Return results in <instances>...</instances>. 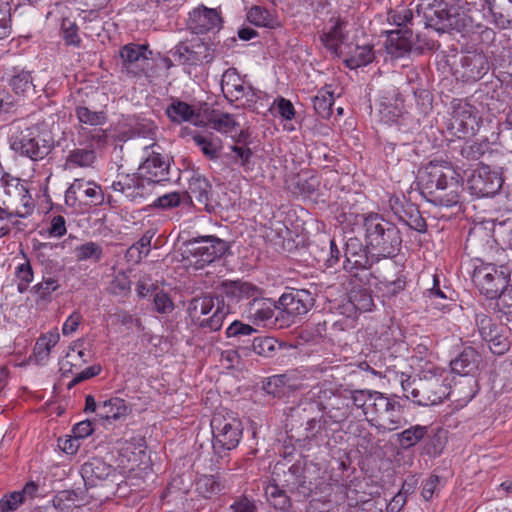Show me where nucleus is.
Segmentation results:
<instances>
[{"label":"nucleus","mask_w":512,"mask_h":512,"mask_svg":"<svg viewBox=\"0 0 512 512\" xmlns=\"http://www.w3.org/2000/svg\"><path fill=\"white\" fill-rule=\"evenodd\" d=\"M417 185L421 195L436 206L453 207L459 203L458 174L446 162H430L419 169Z\"/></svg>","instance_id":"1"},{"label":"nucleus","mask_w":512,"mask_h":512,"mask_svg":"<svg viewBox=\"0 0 512 512\" xmlns=\"http://www.w3.org/2000/svg\"><path fill=\"white\" fill-rule=\"evenodd\" d=\"M366 247L381 257H393L400 251L402 236L399 228L378 213H370L363 219Z\"/></svg>","instance_id":"2"},{"label":"nucleus","mask_w":512,"mask_h":512,"mask_svg":"<svg viewBox=\"0 0 512 512\" xmlns=\"http://www.w3.org/2000/svg\"><path fill=\"white\" fill-rule=\"evenodd\" d=\"M187 313L192 322L200 328L218 331L230 313V305L225 304L219 294L203 293L188 302Z\"/></svg>","instance_id":"3"},{"label":"nucleus","mask_w":512,"mask_h":512,"mask_svg":"<svg viewBox=\"0 0 512 512\" xmlns=\"http://www.w3.org/2000/svg\"><path fill=\"white\" fill-rule=\"evenodd\" d=\"M401 386L405 397L420 406L439 404L448 396L441 374L431 370L403 380Z\"/></svg>","instance_id":"4"},{"label":"nucleus","mask_w":512,"mask_h":512,"mask_svg":"<svg viewBox=\"0 0 512 512\" xmlns=\"http://www.w3.org/2000/svg\"><path fill=\"white\" fill-rule=\"evenodd\" d=\"M183 246L186 260L195 269H203L226 255L230 249L227 241L214 235L190 238L183 243Z\"/></svg>","instance_id":"5"},{"label":"nucleus","mask_w":512,"mask_h":512,"mask_svg":"<svg viewBox=\"0 0 512 512\" xmlns=\"http://www.w3.org/2000/svg\"><path fill=\"white\" fill-rule=\"evenodd\" d=\"M511 272L509 263L498 265L480 260V264L474 267L472 280L480 293L492 300L507 288Z\"/></svg>","instance_id":"6"},{"label":"nucleus","mask_w":512,"mask_h":512,"mask_svg":"<svg viewBox=\"0 0 512 512\" xmlns=\"http://www.w3.org/2000/svg\"><path fill=\"white\" fill-rule=\"evenodd\" d=\"M0 201L3 206L13 210L18 218L31 215L35 207L26 183L8 173L0 175Z\"/></svg>","instance_id":"7"},{"label":"nucleus","mask_w":512,"mask_h":512,"mask_svg":"<svg viewBox=\"0 0 512 512\" xmlns=\"http://www.w3.org/2000/svg\"><path fill=\"white\" fill-rule=\"evenodd\" d=\"M10 148L32 161L44 159L53 148V141L40 135L36 126L25 127L10 137Z\"/></svg>","instance_id":"8"},{"label":"nucleus","mask_w":512,"mask_h":512,"mask_svg":"<svg viewBox=\"0 0 512 512\" xmlns=\"http://www.w3.org/2000/svg\"><path fill=\"white\" fill-rule=\"evenodd\" d=\"M455 11H458L457 5L445 0H420L416 7V14L423 18L425 27L437 32H451Z\"/></svg>","instance_id":"9"},{"label":"nucleus","mask_w":512,"mask_h":512,"mask_svg":"<svg viewBox=\"0 0 512 512\" xmlns=\"http://www.w3.org/2000/svg\"><path fill=\"white\" fill-rule=\"evenodd\" d=\"M369 405L372 407L370 415L379 421L378 424H375L377 429L393 431L407 423L401 404L394 398L377 391L374 392L373 402ZM373 420L374 418L370 421Z\"/></svg>","instance_id":"10"},{"label":"nucleus","mask_w":512,"mask_h":512,"mask_svg":"<svg viewBox=\"0 0 512 512\" xmlns=\"http://www.w3.org/2000/svg\"><path fill=\"white\" fill-rule=\"evenodd\" d=\"M212 446L215 453L235 449L242 438L241 422L232 417L216 413L211 419Z\"/></svg>","instance_id":"11"},{"label":"nucleus","mask_w":512,"mask_h":512,"mask_svg":"<svg viewBox=\"0 0 512 512\" xmlns=\"http://www.w3.org/2000/svg\"><path fill=\"white\" fill-rule=\"evenodd\" d=\"M169 54L180 65L196 66L211 63L214 59L212 45L198 37L179 42Z\"/></svg>","instance_id":"12"},{"label":"nucleus","mask_w":512,"mask_h":512,"mask_svg":"<svg viewBox=\"0 0 512 512\" xmlns=\"http://www.w3.org/2000/svg\"><path fill=\"white\" fill-rule=\"evenodd\" d=\"M152 51L147 44L128 43L119 50L121 72L131 77L147 76Z\"/></svg>","instance_id":"13"},{"label":"nucleus","mask_w":512,"mask_h":512,"mask_svg":"<svg viewBox=\"0 0 512 512\" xmlns=\"http://www.w3.org/2000/svg\"><path fill=\"white\" fill-rule=\"evenodd\" d=\"M160 149L155 142L144 147L146 157L138 168V175L146 179L148 185L169 181V160Z\"/></svg>","instance_id":"14"},{"label":"nucleus","mask_w":512,"mask_h":512,"mask_svg":"<svg viewBox=\"0 0 512 512\" xmlns=\"http://www.w3.org/2000/svg\"><path fill=\"white\" fill-rule=\"evenodd\" d=\"M486 13L476 17V29L487 28V24H493L498 29L512 27V0H485ZM485 32L492 33L486 29Z\"/></svg>","instance_id":"15"},{"label":"nucleus","mask_w":512,"mask_h":512,"mask_svg":"<svg viewBox=\"0 0 512 512\" xmlns=\"http://www.w3.org/2000/svg\"><path fill=\"white\" fill-rule=\"evenodd\" d=\"M503 180L487 165L474 169L467 178V188L477 197L494 196L502 187Z\"/></svg>","instance_id":"16"},{"label":"nucleus","mask_w":512,"mask_h":512,"mask_svg":"<svg viewBox=\"0 0 512 512\" xmlns=\"http://www.w3.org/2000/svg\"><path fill=\"white\" fill-rule=\"evenodd\" d=\"M65 201L72 206L77 201L87 206H101L105 202V195L95 182L75 179L65 193Z\"/></svg>","instance_id":"17"},{"label":"nucleus","mask_w":512,"mask_h":512,"mask_svg":"<svg viewBox=\"0 0 512 512\" xmlns=\"http://www.w3.org/2000/svg\"><path fill=\"white\" fill-rule=\"evenodd\" d=\"M285 312L295 322V318L306 315L315 304L314 294L307 289L291 288L281 295L278 301Z\"/></svg>","instance_id":"18"},{"label":"nucleus","mask_w":512,"mask_h":512,"mask_svg":"<svg viewBox=\"0 0 512 512\" xmlns=\"http://www.w3.org/2000/svg\"><path fill=\"white\" fill-rule=\"evenodd\" d=\"M477 126V116L473 107L466 102L453 104L451 118L448 121L447 128L458 138H465L474 134Z\"/></svg>","instance_id":"19"},{"label":"nucleus","mask_w":512,"mask_h":512,"mask_svg":"<svg viewBox=\"0 0 512 512\" xmlns=\"http://www.w3.org/2000/svg\"><path fill=\"white\" fill-rule=\"evenodd\" d=\"M389 203L393 213L405 225L419 233L427 231L426 221L415 204L397 197L391 198Z\"/></svg>","instance_id":"20"},{"label":"nucleus","mask_w":512,"mask_h":512,"mask_svg":"<svg viewBox=\"0 0 512 512\" xmlns=\"http://www.w3.org/2000/svg\"><path fill=\"white\" fill-rule=\"evenodd\" d=\"M489 70L487 57L482 52H468L460 58L456 72L465 82L480 80Z\"/></svg>","instance_id":"21"},{"label":"nucleus","mask_w":512,"mask_h":512,"mask_svg":"<svg viewBox=\"0 0 512 512\" xmlns=\"http://www.w3.org/2000/svg\"><path fill=\"white\" fill-rule=\"evenodd\" d=\"M81 475L86 487H95L104 481H114L116 469L101 458H91L81 467Z\"/></svg>","instance_id":"22"},{"label":"nucleus","mask_w":512,"mask_h":512,"mask_svg":"<svg viewBox=\"0 0 512 512\" xmlns=\"http://www.w3.org/2000/svg\"><path fill=\"white\" fill-rule=\"evenodd\" d=\"M222 18L216 9L198 7L189 13L188 27L194 34L220 29Z\"/></svg>","instance_id":"23"},{"label":"nucleus","mask_w":512,"mask_h":512,"mask_svg":"<svg viewBox=\"0 0 512 512\" xmlns=\"http://www.w3.org/2000/svg\"><path fill=\"white\" fill-rule=\"evenodd\" d=\"M145 182H147L146 179H143L140 175H125L114 181L111 188L115 192L124 194L129 201L141 204L148 195Z\"/></svg>","instance_id":"24"},{"label":"nucleus","mask_w":512,"mask_h":512,"mask_svg":"<svg viewBox=\"0 0 512 512\" xmlns=\"http://www.w3.org/2000/svg\"><path fill=\"white\" fill-rule=\"evenodd\" d=\"M275 307V304L270 299L262 298L258 295L249 301L244 313L247 319L254 325L267 326L273 324Z\"/></svg>","instance_id":"25"},{"label":"nucleus","mask_w":512,"mask_h":512,"mask_svg":"<svg viewBox=\"0 0 512 512\" xmlns=\"http://www.w3.org/2000/svg\"><path fill=\"white\" fill-rule=\"evenodd\" d=\"M412 30L398 28L387 32L386 49L395 58H401L413 52Z\"/></svg>","instance_id":"26"},{"label":"nucleus","mask_w":512,"mask_h":512,"mask_svg":"<svg viewBox=\"0 0 512 512\" xmlns=\"http://www.w3.org/2000/svg\"><path fill=\"white\" fill-rule=\"evenodd\" d=\"M221 89L227 98L239 100L244 96L254 95L251 86L245 87L236 68H228L222 75Z\"/></svg>","instance_id":"27"},{"label":"nucleus","mask_w":512,"mask_h":512,"mask_svg":"<svg viewBox=\"0 0 512 512\" xmlns=\"http://www.w3.org/2000/svg\"><path fill=\"white\" fill-rule=\"evenodd\" d=\"M221 296L228 298L232 302H239L244 299L252 300L253 297L260 295V289L248 282L242 281H225L220 287Z\"/></svg>","instance_id":"28"},{"label":"nucleus","mask_w":512,"mask_h":512,"mask_svg":"<svg viewBox=\"0 0 512 512\" xmlns=\"http://www.w3.org/2000/svg\"><path fill=\"white\" fill-rule=\"evenodd\" d=\"M282 343L271 336H254L251 345H240V354L249 356L251 352L255 354L272 358L282 348Z\"/></svg>","instance_id":"29"},{"label":"nucleus","mask_w":512,"mask_h":512,"mask_svg":"<svg viewBox=\"0 0 512 512\" xmlns=\"http://www.w3.org/2000/svg\"><path fill=\"white\" fill-rule=\"evenodd\" d=\"M480 355L473 347H465L454 359L450 366L454 373L462 376L473 374L478 369Z\"/></svg>","instance_id":"30"},{"label":"nucleus","mask_w":512,"mask_h":512,"mask_svg":"<svg viewBox=\"0 0 512 512\" xmlns=\"http://www.w3.org/2000/svg\"><path fill=\"white\" fill-rule=\"evenodd\" d=\"M457 8L458 11H455V16L453 17L451 32H473L477 27L476 17L481 16V11L476 7L465 9L460 5H457Z\"/></svg>","instance_id":"31"},{"label":"nucleus","mask_w":512,"mask_h":512,"mask_svg":"<svg viewBox=\"0 0 512 512\" xmlns=\"http://www.w3.org/2000/svg\"><path fill=\"white\" fill-rule=\"evenodd\" d=\"M284 486L292 494L299 498H307L313 492L312 482L306 481L305 477L299 474L298 467H291L285 474Z\"/></svg>","instance_id":"32"},{"label":"nucleus","mask_w":512,"mask_h":512,"mask_svg":"<svg viewBox=\"0 0 512 512\" xmlns=\"http://www.w3.org/2000/svg\"><path fill=\"white\" fill-rule=\"evenodd\" d=\"M212 192L209 181L201 174H193L189 179L187 194L191 201L195 199L199 204L207 207Z\"/></svg>","instance_id":"33"},{"label":"nucleus","mask_w":512,"mask_h":512,"mask_svg":"<svg viewBox=\"0 0 512 512\" xmlns=\"http://www.w3.org/2000/svg\"><path fill=\"white\" fill-rule=\"evenodd\" d=\"M367 250H363V252L355 253L353 256H347L345 257V261L343 263V268L349 272L352 273L354 277H358L359 274L356 271L363 272V278H360L361 281H364L365 283H369V278L372 276L371 273L368 272V270L372 266V259L368 256Z\"/></svg>","instance_id":"34"},{"label":"nucleus","mask_w":512,"mask_h":512,"mask_svg":"<svg viewBox=\"0 0 512 512\" xmlns=\"http://www.w3.org/2000/svg\"><path fill=\"white\" fill-rule=\"evenodd\" d=\"M96 151L91 144L84 147H75L70 150L65 159L66 166L87 168L92 167L96 161Z\"/></svg>","instance_id":"35"},{"label":"nucleus","mask_w":512,"mask_h":512,"mask_svg":"<svg viewBox=\"0 0 512 512\" xmlns=\"http://www.w3.org/2000/svg\"><path fill=\"white\" fill-rule=\"evenodd\" d=\"M166 115L172 122L180 124L192 121L195 117L199 116V113L188 103L173 100L166 108Z\"/></svg>","instance_id":"36"},{"label":"nucleus","mask_w":512,"mask_h":512,"mask_svg":"<svg viewBox=\"0 0 512 512\" xmlns=\"http://www.w3.org/2000/svg\"><path fill=\"white\" fill-rule=\"evenodd\" d=\"M346 27V22L338 19L333 27L328 31L320 35L322 44L333 54H338L340 45L345 39L343 29Z\"/></svg>","instance_id":"37"},{"label":"nucleus","mask_w":512,"mask_h":512,"mask_svg":"<svg viewBox=\"0 0 512 512\" xmlns=\"http://www.w3.org/2000/svg\"><path fill=\"white\" fill-rule=\"evenodd\" d=\"M267 501L276 509L282 512H289L292 507L287 491L280 488L276 483H269L265 488Z\"/></svg>","instance_id":"38"},{"label":"nucleus","mask_w":512,"mask_h":512,"mask_svg":"<svg viewBox=\"0 0 512 512\" xmlns=\"http://www.w3.org/2000/svg\"><path fill=\"white\" fill-rule=\"evenodd\" d=\"M128 407L125 401L121 398H111L98 405L97 415L106 420H117L122 416L127 415Z\"/></svg>","instance_id":"39"},{"label":"nucleus","mask_w":512,"mask_h":512,"mask_svg":"<svg viewBox=\"0 0 512 512\" xmlns=\"http://www.w3.org/2000/svg\"><path fill=\"white\" fill-rule=\"evenodd\" d=\"M224 488V484L214 475H203L195 483L196 492L205 499H210L221 493Z\"/></svg>","instance_id":"40"},{"label":"nucleus","mask_w":512,"mask_h":512,"mask_svg":"<svg viewBox=\"0 0 512 512\" xmlns=\"http://www.w3.org/2000/svg\"><path fill=\"white\" fill-rule=\"evenodd\" d=\"M59 333L55 330L40 336L34 346V356L38 364H43L49 357L51 349L59 341Z\"/></svg>","instance_id":"41"},{"label":"nucleus","mask_w":512,"mask_h":512,"mask_svg":"<svg viewBox=\"0 0 512 512\" xmlns=\"http://www.w3.org/2000/svg\"><path fill=\"white\" fill-rule=\"evenodd\" d=\"M427 426L414 425L397 434V441L404 450L410 449L425 438Z\"/></svg>","instance_id":"42"},{"label":"nucleus","mask_w":512,"mask_h":512,"mask_svg":"<svg viewBox=\"0 0 512 512\" xmlns=\"http://www.w3.org/2000/svg\"><path fill=\"white\" fill-rule=\"evenodd\" d=\"M74 254L77 261H90L92 263H98L104 255L102 245L93 241L76 246Z\"/></svg>","instance_id":"43"},{"label":"nucleus","mask_w":512,"mask_h":512,"mask_svg":"<svg viewBox=\"0 0 512 512\" xmlns=\"http://www.w3.org/2000/svg\"><path fill=\"white\" fill-rule=\"evenodd\" d=\"M475 323L483 341L496 333L507 330L503 324L495 322L485 313H477L475 315Z\"/></svg>","instance_id":"44"},{"label":"nucleus","mask_w":512,"mask_h":512,"mask_svg":"<svg viewBox=\"0 0 512 512\" xmlns=\"http://www.w3.org/2000/svg\"><path fill=\"white\" fill-rule=\"evenodd\" d=\"M231 152L226 153L225 157L231 164H236L242 167L244 171L252 169L251 159L253 157V151L248 146L232 145L230 147Z\"/></svg>","instance_id":"45"},{"label":"nucleus","mask_w":512,"mask_h":512,"mask_svg":"<svg viewBox=\"0 0 512 512\" xmlns=\"http://www.w3.org/2000/svg\"><path fill=\"white\" fill-rule=\"evenodd\" d=\"M75 115L81 125L103 126L107 122L105 111H93L84 105L75 108Z\"/></svg>","instance_id":"46"},{"label":"nucleus","mask_w":512,"mask_h":512,"mask_svg":"<svg viewBox=\"0 0 512 512\" xmlns=\"http://www.w3.org/2000/svg\"><path fill=\"white\" fill-rule=\"evenodd\" d=\"M247 18L252 24L256 26L267 27L271 29L280 27V21L274 17L267 9L260 6L252 7L247 14Z\"/></svg>","instance_id":"47"},{"label":"nucleus","mask_w":512,"mask_h":512,"mask_svg":"<svg viewBox=\"0 0 512 512\" xmlns=\"http://www.w3.org/2000/svg\"><path fill=\"white\" fill-rule=\"evenodd\" d=\"M65 8L69 13L65 14L62 12L61 32L63 39L67 45L79 46L81 43V38L78 34V25L76 24L75 20L71 18V12L69 9L67 7Z\"/></svg>","instance_id":"48"},{"label":"nucleus","mask_w":512,"mask_h":512,"mask_svg":"<svg viewBox=\"0 0 512 512\" xmlns=\"http://www.w3.org/2000/svg\"><path fill=\"white\" fill-rule=\"evenodd\" d=\"M313 108L317 115L323 119H328L332 115V106L334 104L333 93L321 89L317 95L312 97Z\"/></svg>","instance_id":"49"},{"label":"nucleus","mask_w":512,"mask_h":512,"mask_svg":"<svg viewBox=\"0 0 512 512\" xmlns=\"http://www.w3.org/2000/svg\"><path fill=\"white\" fill-rule=\"evenodd\" d=\"M425 297L430 300V304L438 310H443L448 307L450 301L449 296L440 287V279L438 275H433V285L424 293Z\"/></svg>","instance_id":"50"},{"label":"nucleus","mask_w":512,"mask_h":512,"mask_svg":"<svg viewBox=\"0 0 512 512\" xmlns=\"http://www.w3.org/2000/svg\"><path fill=\"white\" fill-rule=\"evenodd\" d=\"M374 59L373 48L370 45L356 46L350 57L345 59V64L350 69L366 66Z\"/></svg>","instance_id":"51"},{"label":"nucleus","mask_w":512,"mask_h":512,"mask_svg":"<svg viewBox=\"0 0 512 512\" xmlns=\"http://www.w3.org/2000/svg\"><path fill=\"white\" fill-rule=\"evenodd\" d=\"M488 152L490 143L486 139L480 142H465L460 149L461 156L469 161L480 160Z\"/></svg>","instance_id":"52"},{"label":"nucleus","mask_w":512,"mask_h":512,"mask_svg":"<svg viewBox=\"0 0 512 512\" xmlns=\"http://www.w3.org/2000/svg\"><path fill=\"white\" fill-rule=\"evenodd\" d=\"M37 486L34 483L27 484L22 491H14L0 500L1 512L14 511L23 503L24 496L29 491H36Z\"/></svg>","instance_id":"53"},{"label":"nucleus","mask_w":512,"mask_h":512,"mask_svg":"<svg viewBox=\"0 0 512 512\" xmlns=\"http://www.w3.org/2000/svg\"><path fill=\"white\" fill-rule=\"evenodd\" d=\"M350 302L361 312L371 311L374 307L372 293L368 288H354L350 293Z\"/></svg>","instance_id":"54"},{"label":"nucleus","mask_w":512,"mask_h":512,"mask_svg":"<svg viewBox=\"0 0 512 512\" xmlns=\"http://www.w3.org/2000/svg\"><path fill=\"white\" fill-rule=\"evenodd\" d=\"M193 140L207 158H218L219 152L222 148L221 141L218 138L204 135H195Z\"/></svg>","instance_id":"55"},{"label":"nucleus","mask_w":512,"mask_h":512,"mask_svg":"<svg viewBox=\"0 0 512 512\" xmlns=\"http://www.w3.org/2000/svg\"><path fill=\"white\" fill-rule=\"evenodd\" d=\"M10 85L16 94L23 96H27L35 92L31 73L28 71H21L14 75L10 80Z\"/></svg>","instance_id":"56"},{"label":"nucleus","mask_w":512,"mask_h":512,"mask_svg":"<svg viewBox=\"0 0 512 512\" xmlns=\"http://www.w3.org/2000/svg\"><path fill=\"white\" fill-rule=\"evenodd\" d=\"M157 126L153 121L142 119L129 129L130 138H144L155 142Z\"/></svg>","instance_id":"57"},{"label":"nucleus","mask_w":512,"mask_h":512,"mask_svg":"<svg viewBox=\"0 0 512 512\" xmlns=\"http://www.w3.org/2000/svg\"><path fill=\"white\" fill-rule=\"evenodd\" d=\"M15 276L18 279V291L20 293L26 292L34 278L33 269L28 259L24 258L23 262L17 265Z\"/></svg>","instance_id":"58"},{"label":"nucleus","mask_w":512,"mask_h":512,"mask_svg":"<svg viewBox=\"0 0 512 512\" xmlns=\"http://www.w3.org/2000/svg\"><path fill=\"white\" fill-rule=\"evenodd\" d=\"M374 392L370 390H353L350 391L348 398L352 401L353 406L361 409L363 414L368 417L372 410L369 403L373 402Z\"/></svg>","instance_id":"59"},{"label":"nucleus","mask_w":512,"mask_h":512,"mask_svg":"<svg viewBox=\"0 0 512 512\" xmlns=\"http://www.w3.org/2000/svg\"><path fill=\"white\" fill-rule=\"evenodd\" d=\"M506 331H502L492 335V337L484 340L490 349V351L498 356L504 355L510 349V341L506 335Z\"/></svg>","instance_id":"60"},{"label":"nucleus","mask_w":512,"mask_h":512,"mask_svg":"<svg viewBox=\"0 0 512 512\" xmlns=\"http://www.w3.org/2000/svg\"><path fill=\"white\" fill-rule=\"evenodd\" d=\"M257 330L249 324H245L242 321H233L226 329L225 334L227 338L233 341L241 338L242 336H255Z\"/></svg>","instance_id":"61"},{"label":"nucleus","mask_w":512,"mask_h":512,"mask_svg":"<svg viewBox=\"0 0 512 512\" xmlns=\"http://www.w3.org/2000/svg\"><path fill=\"white\" fill-rule=\"evenodd\" d=\"M319 187V180L315 176H311L304 179L300 176L295 181L294 193L301 196L310 197L312 196Z\"/></svg>","instance_id":"62"},{"label":"nucleus","mask_w":512,"mask_h":512,"mask_svg":"<svg viewBox=\"0 0 512 512\" xmlns=\"http://www.w3.org/2000/svg\"><path fill=\"white\" fill-rule=\"evenodd\" d=\"M257 507L254 499L239 495L232 498V503L227 508V512H256Z\"/></svg>","instance_id":"63"},{"label":"nucleus","mask_w":512,"mask_h":512,"mask_svg":"<svg viewBox=\"0 0 512 512\" xmlns=\"http://www.w3.org/2000/svg\"><path fill=\"white\" fill-rule=\"evenodd\" d=\"M59 288L58 280L53 277H43V280L33 286L32 291L40 298L46 299Z\"/></svg>","instance_id":"64"}]
</instances>
